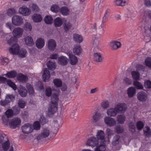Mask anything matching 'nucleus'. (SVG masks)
Here are the masks:
<instances>
[{
  "mask_svg": "<svg viewBox=\"0 0 151 151\" xmlns=\"http://www.w3.org/2000/svg\"><path fill=\"white\" fill-rule=\"evenodd\" d=\"M58 100V96L56 94L54 93L51 96V103L48 109V114L49 116L54 114L57 110Z\"/></svg>",
  "mask_w": 151,
  "mask_h": 151,
  "instance_id": "obj_1",
  "label": "nucleus"
},
{
  "mask_svg": "<svg viewBox=\"0 0 151 151\" xmlns=\"http://www.w3.org/2000/svg\"><path fill=\"white\" fill-rule=\"evenodd\" d=\"M21 123V120L19 118H14L11 120L9 126L11 128L15 129L16 127H19Z\"/></svg>",
  "mask_w": 151,
  "mask_h": 151,
  "instance_id": "obj_2",
  "label": "nucleus"
},
{
  "mask_svg": "<svg viewBox=\"0 0 151 151\" xmlns=\"http://www.w3.org/2000/svg\"><path fill=\"white\" fill-rule=\"evenodd\" d=\"M50 130L47 128H44L38 136L37 137V139L38 140L46 138L49 136Z\"/></svg>",
  "mask_w": 151,
  "mask_h": 151,
  "instance_id": "obj_3",
  "label": "nucleus"
},
{
  "mask_svg": "<svg viewBox=\"0 0 151 151\" xmlns=\"http://www.w3.org/2000/svg\"><path fill=\"white\" fill-rule=\"evenodd\" d=\"M117 112L119 113H123L126 110L127 106L124 103H119L115 106Z\"/></svg>",
  "mask_w": 151,
  "mask_h": 151,
  "instance_id": "obj_4",
  "label": "nucleus"
},
{
  "mask_svg": "<svg viewBox=\"0 0 151 151\" xmlns=\"http://www.w3.org/2000/svg\"><path fill=\"white\" fill-rule=\"evenodd\" d=\"M22 129L23 132L28 134L32 132L33 130V126L29 123H26L22 126Z\"/></svg>",
  "mask_w": 151,
  "mask_h": 151,
  "instance_id": "obj_5",
  "label": "nucleus"
},
{
  "mask_svg": "<svg viewBox=\"0 0 151 151\" xmlns=\"http://www.w3.org/2000/svg\"><path fill=\"white\" fill-rule=\"evenodd\" d=\"M99 143L98 139L95 137H92L88 139L87 141L86 145L92 147H95Z\"/></svg>",
  "mask_w": 151,
  "mask_h": 151,
  "instance_id": "obj_6",
  "label": "nucleus"
},
{
  "mask_svg": "<svg viewBox=\"0 0 151 151\" xmlns=\"http://www.w3.org/2000/svg\"><path fill=\"white\" fill-rule=\"evenodd\" d=\"M22 19L21 17L18 15H14L12 18V22L13 24L19 26L22 24Z\"/></svg>",
  "mask_w": 151,
  "mask_h": 151,
  "instance_id": "obj_7",
  "label": "nucleus"
},
{
  "mask_svg": "<svg viewBox=\"0 0 151 151\" xmlns=\"http://www.w3.org/2000/svg\"><path fill=\"white\" fill-rule=\"evenodd\" d=\"M14 98L15 97L13 95H7L6 96L5 100L4 101H1L0 104L2 106L5 107L11 101L14 100Z\"/></svg>",
  "mask_w": 151,
  "mask_h": 151,
  "instance_id": "obj_8",
  "label": "nucleus"
},
{
  "mask_svg": "<svg viewBox=\"0 0 151 151\" xmlns=\"http://www.w3.org/2000/svg\"><path fill=\"white\" fill-rule=\"evenodd\" d=\"M137 99L140 102H145L147 99V95L145 92L141 91L137 94Z\"/></svg>",
  "mask_w": 151,
  "mask_h": 151,
  "instance_id": "obj_9",
  "label": "nucleus"
},
{
  "mask_svg": "<svg viewBox=\"0 0 151 151\" xmlns=\"http://www.w3.org/2000/svg\"><path fill=\"white\" fill-rule=\"evenodd\" d=\"M47 47L51 51H54L56 47V42L53 39H49L48 41Z\"/></svg>",
  "mask_w": 151,
  "mask_h": 151,
  "instance_id": "obj_10",
  "label": "nucleus"
},
{
  "mask_svg": "<svg viewBox=\"0 0 151 151\" xmlns=\"http://www.w3.org/2000/svg\"><path fill=\"white\" fill-rule=\"evenodd\" d=\"M19 45L17 44L13 45L9 49V51L10 53L15 55H18L20 50Z\"/></svg>",
  "mask_w": 151,
  "mask_h": 151,
  "instance_id": "obj_11",
  "label": "nucleus"
},
{
  "mask_svg": "<svg viewBox=\"0 0 151 151\" xmlns=\"http://www.w3.org/2000/svg\"><path fill=\"white\" fill-rule=\"evenodd\" d=\"M68 60L66 57L61 56L58 59V64L62 66L67 65L68 64Z\"/></svg>",
  "mask_w": 151,
  "mask_h": 151,
  "instance_id": "obj_12",
  "label": "nucleus"
},
{
  "mask_svg": "<svg viewBox=\"0 0 151 151\" xmlns=\"http://www.w3.org/2000/svg\"><path fill=\"white\" fill-rule=\"evenodd\" d=\"M19 12L20 14L25 16L29 15L31 13V11L25 6H22L20 7L19 9Z\"/></svg>",
  "mask_w": 151,
  "mask_h": 151,
  "instance_id": "obj_13",
  "label": "nucleus"
},
{
  "mask_svg": "<svg viewBox=\"0 0 151 151\" xmlns=\"http://www.w3.org/2000/svg\"><path fill=\"white\" fill-rule=\"evenodd\" d=\"M17 89L19 95L22 97H26L27 93V91L25 88L22 85H20Z\"/></svg>",
  "mask_w": 151,
  "mask_h": 151,
  "instance_id": "obj_14",
  "label": "nucleus"
},
{
  "mask_svg": "<svg viewBox=\"0 0 151 151\" xmlns=\"http://www.w3.org/2000/svg\"><path fill=\"white\" fill-rule=\"evenodd\" d=\"M105 123L110 127L115 125L116 124V121L113 118L110 117H106L104 119Z\"/></svg>",
  "mask_w": 151,
  "mask_h": 151,
  "instance_id": "obj_15",
  "label": "nucleus"
},
{
  "mask_svg": "<svg viewBox=\"0 0 151 151\" xmlns=\"http://www.w3.org/2000/svg\"><path fill=\"white\" fill-rule=\"evenodd\" d=\"M23 33V29L20 27H17L14 28L13 30V34L14 36L17 38L21 37Z\"/></svg>",
  "mask_w": 151,
  "mask_h": 151,
  "instance_id": "obj_16",
  "label": "nucleus"
},
{
  "mask_svg": "<svg viewBox=\"0 0 151 151\" xmlns=\"http://www.w3.org/2000/svg\"><path fill=\"white\" fill-rule=\"evenodd\" d=\"M109 45L112 50H116L121 47V44L119 42L114 41L110 42Z\"/></svg>",
  "mask_w": 151,
  "mask_h": 151,
  "instance_id": "obj_17",
  "label": "nucleus"
},
{
  "mask_svg": "<svg viewBox=\"0 0 151 151\" xmlns=\"http://www.w3.org/2000/svg\"><path fill=\"white\" fill-rule=\"evenodd\" d=\"M68 55L69 56L70 64L72 65H76L78 62L77 57L74 55L71 54L69 53Z\"/></svg>",
  "mask_w": 151,
  "mask_h": 151,
  "instance_id": "obj_18",
  "label": "nucleus"
},
{
  "mask_svg": "<svg viewBox=\"0 0 151 151\" xmlns=\"http://www.w3.org/2000/svg\"><path fill=\"white\" fill-rule=\"evenodd\" d=\"M45 44L44 39L41 37L38 38L36 42V46L38 49L42 48L44 46Z\"/></svg>",
  "mask_w": 151,
  "mask_h": 151,
  "instance_id": "obj_19",
  "label": "nucleus"
},
{
  "mask_svg": "<svg viewBox=\"0 0 151 151\" xmlns=\"http://www.w3.org/2000/svg\"><path fill=\"white\" fill-rule=\"evenodd\" d=\"M42 76L43 79L44 81L46 82L49 81L50 77V73L47 68L45 69Z\"/></svg>",
  "mask_w": 151,
  "mask_h": 151,
  "instance_id": "obj_20",
  "label": "nucleus"
},
{
  "mask_svg": "<svg viewBox=\"0 0 151 151\" xmlns=\"http://www.w3.org/2000/svg\"><path fill=\"white\" fill-rule=\"evenodd\" d=\"M82 50L79 45L74 46L73 49V52L76 55H80L82 52Z\"/></svg>",
  "mask_w": 151,
  "mask_h": 151,
  "instance_id": "obj_21",
  "label": "nucleus"
},
{
  "mask_svg": "<svg viewBox=\"0 0 151 151\" xmlns=\"http://www.w3.org/2000/svg\"><path fill=\"white\" fill-rule=\"evenodd\" d=\"M136 90L133 87L128 88L127 90V93L129 98L132 97L136 93Z\"/></svg>",
  "mask_w": 151,
  "mask_h": 151,
  "instance_id": "obj_22",
  "label": "nucleus"
},
{
  "mask_svg": "<svg viewBox=\"0 0 151 151\" xmlns=\"http://www.w3.org/2000/svg\"><path fill=\"white\" fill-rule=\"evenodd\" d=\"M24 41L27 45L32 46L34 44V42L32 38L31 37L27 36L24 38Z\"/></svg>",
  "mask_w": 151,
  "mask_h": 151,
  "instance_id": "obj_23",
  "label": "nucleus"
},
{
  "mask_svg": "<svg viewBox=\"0 0 151 151\" xmlns=\"http://www.w3.org/2000/svg\"><path fill=\"white\" fill-rule=\"evenodd\" d=\"M96 136L97 137L96 138L98 139V140L99 139H100L101 141H105V134L103 131L101 130L98 131Z\"/></svg>",
  "mask_w": 151,
  "mask_h": 151,
  "instance_id": "obj_24",
  "label": "nucleus"
},
{
  "mask_svg": "<svg viewBox=\"0 0 151 151\" xmlns=\"http://www.w3.org/2000/svg\"><path fill=\"white\" fill-rule=\"evenodd\" d=\"M73 38L74 40L78 43H81L83 40L82 36L81 35L76 34H74L73 35Z\"/></svg>",
  "mask_w": 151,
  "mask_h": 151,
  "instance_id": "obj_25",
  "label": "nucleus"
},
{
  "mask_svg": "<svg viewBox=\"0 0 151 151\" xmlns=\"http://www.w3.org/2000/svg\"><path fill=\"white\" fill-rule=\"evenodd\" d=\"M32 19L34 22H41L42 19L41 15L37 14H34L32 16Z\"/></svg>",
  "mask_w": 151,
  "mask_h": 151,
  "instance_id": "obj_26",
  "label": "nucleus"
},
{
  "mask_svg": "<svg viewBox=\"0 0 151 151\" xmlns=\"http://www.w3.org/2000/svg\"><path fill=\"white\" fill-rule=\"evenodd\" d=\"M47 65L48 69L51 70H55L56 67L55 63L51 61H49L47 63Z\"/></svg>",
  "mask_w": 151,
  "mask_h": 151,
  "instance_id": "obj_27",
  "label": "nucleus"
},
{
  "mask_svg": "<svg viewBox=\"0 0 151 151\" xmlns=\"http://www.w3.org/2000/svg\"><path fill=\"white\" fill-rule=\"evenodd\" d=\"M94 60L97 62H101L103 59V58L98 53H94L93 54Z\"/></svg>",
  "mask_w": 151,
  "mask_h": 151,
  "instance_id": "obj_28",
  "label": "nucleus"
},
{
  "mask_svg": "<svg viewBox=\"0 0 151 151\" xmlns=\"http://www.w3.org/2000/svg\"><path fill=\"white\" fill-rule=\"evenodd\" d=\"M117 113V112L115 107L114 108L109 109L107 111V115L111 116H115Z\"/></svg>",
  "mask_w": 151,
  "mask_h": 151,
  "instance_id": "obj_29",
  "label": "nucleus"
},
{
  "mask_svg": "<svg viewBox=\"0 0 151 151\" xmlns=\"http://www.w3.org/2000/svg\"><path fill=\"white\" fill-rule=\"evenodd\" d=\"M69 10L66 6H63L61 8L59 12L64 16H67L69 14Z\"/></svg>",
  "mask_w": 151,
  "mask_h": 151,
  "instance_id": "obj_30",
  "label": "nucleus"
},
{
  "mask_svg": "<svg viewBox=\"0 0 151 151\" xmlns=\"http://www.w3.org/2000/svg\"><path fill=\"white\" fill-rule=\"evenodd\" d=\"M17 74V73L15 71L12 70L7 72L5 74V76L7 78H12L15 77Z\"/></svg>",
  "mask_w": 151,
  "mask_h": 151,
  "instance_id": "obj_31",
  "label": "nucleus"
},
{
  "mask_svg": "<svg viewBox=\"0 0 151 151\" xmlns=\"http://www.w3.org/2000/svg\"><path fill=\"white\" fill-rule=\"evenodd\" d=\"M116 5L123 6L128 4V0H116L114 1Z\"/></svg>",
  "mask_w": 151,
  "mask_h": 151,
  "instance_id": "obj_32",
  "label": "nucleus"
},
{
  "mask_svg": "<svg viewBox=\"0 0 151 151\" xmlns=\"http://www.w3.org/2000/svg\"><path fill=\"white\" fill-rule=\"evenodd\" d=\"M62 24V20L60 17H58L55 19L54 24L56 27H60Z\"/></svg>",
  "mask_w": 151,
  "mask_h": 151,
  "instance_id": "obj_33",
  "label": "nucleus"
},
{
  "mask_svg": "<svg viewBox=\"0 0 151 151\" xmlns=\"http://www.w3.org/2000/svg\"><path fill=\"white\" fill-rule=\"evenodd\" d=\"M17 79L18 81L24 83L27 82L28 80L27 77L23 74H21L20 75L18 76Z\"/></svg>",
  "mask_w": 151,
  "mask_h": 151,
  "instance_id": "obj_34",
  "label": "nucleus"
},
{
  "mask_svg": "<svg viewBox=\"0 0 151 151\" xmlns=\"http://www.w3.org/2000/svg\"><path fill=\"white\" fill-rule=\"evenodd\" d=\"M145 128L146 129L143 130L144 134L147 137H150L151 136V129L147 126H145Z\"/></svg>",
  "mask_w": 151,
  "mask_h": 151,
  "instance_id": "obj_35",
  "label": "nucleus"
},
{
  "mask_svg": "<svg viewBox=\"0 0 151 151\" xmlns=\"http://www.w3.org/2000/svg\"><path fill=\"white\" fill-rule=\"evenodd\" d=\"M26 87L28 89V92L29 95L31 96H32L34 94V91L33 87L29 83L27 84Z\"/></svg>",
  "mask_w": 151,
  "mask_h": 151,
  "instance_id": "obj_36",
  "label": "nucleus"
},
{
  "mask_svg": "<svg viewBox=\"0 0 151 151\" xmlns=\"http://www.w3.org/2000/svg\"><path fill=\"white\" fill-rule=\"evenodd\" d=\"M53 83L54 85L57 87H60L62 85V82L60 79L56 78L54 79Z\"/></svg>",
  "mask_w": 151,
  "mask_h": 151,
  "instance_id": "obj_37",
  "label": "nucleus"
},
{
  "mask_svg": "<svg viewBox=\"0 0 151 151\" xmlns=\"http://www.w3.org/2000/svg\"><path fill=\"white\" fill-rule=\"evenodd\" d=\"M10 145V143L8 139L2 144V148L4 151H7L9 149Z\"/></svg>",
  "mask_w": 151,
  "mask_h": 151,
  "instance_id": "obj_38",
  "label": "nucleus"
},
{
  "mask_svg": "<svg viewBox=\"0 0 151 151\" xmlns=\"http://www.w3.org/2000/svg\"><path fill=\"white\" fill-rule=\"evenodd\" d=\"M120 137L119 136L117 135H115L114 137L112 142L113 146H116L119 144L120 141Z\"/></svg>",
  "mask_w": 151,
  "mask_h": 151,
  "instance_id": "obj_39",
  "label": "nucleus"
},
{
  "mask_svg": "<svg viewBox=\"0 0 151 151\" xmlns=\"http://www.w3.org/2000/svg\"><path fill=\"white\" fill-rule=\"evenodd\" d=\"M131 75L133 78L136 81L138 80L139 78V73L137 71H133L131 72Z\"/></svg>",
  "mask_w": 151,
  "mask_h": 151,
  "instance_id": "obj_40",
  "label": "nucleus"
},
{
  "mask_svg": "<svg viewBox=\"0 0 151 151\" xmlns=\"http://www.w3.org/2000/svg\"><path fill=\"white\" fill-rule=\"evenodd\" d=\"M45 22L47 24H51L52 23L53 19L52 16L50 15H47L44 18Z\"/></svg>",
  "mask_w": 151,
  "mask_h": 151,
  "instance_id": "obj_41",
  "label": "nucleus"
},
{
  "mask_svg": "<svg viewBox=\"0 0 151 151\" xmlns=\"http://www.w3.org/2000/svg\"><path fill=\"white\" fill-rule=\"evenodd\" d=\"M125 117L123 115H119L117 116V121L120 124H122L125 121Z\"/></svg>",
  "mask_w": 151,
  "mask_h": 151,
  "instance_id": "obj_42",
  "label": "nucleus"
},
{
  "mask_svg": "<svg viewBox=\"0 0 151 151\" xmlns=\"http://www.w3.org/2000/svg\"><path fill=\"white\" fill-rule=\"evenodd\" d=\"M17 38L16 37L14 36L8 40V43L9 45H11L12 44H16V43L17 42Z\"/></svg>",
  "mask_w": 151,
  "mask_h": 151,
  "instance_id": "obj_43",
  "label": "nucleus"
},
{
  "mask_svg": "<svg viewBox=\"0 0 151 151\" xmlns=\"http://www.w3.org/2000/svg\"><path fill=\"white\" fill-rule=\"evenodd\" d=\"M133 84L134 86L137 89H142L143 88V86L140 82L138 81H134Z\"/></svg>",
  "mask_w": 151,
  "mask_h": 151,
  "instance_id": "obj_44",
  "label": "nucleus"
},
{
  "mask_svg": "<svg viewBox=\"0 0 151 151\" xmlns=\"http://www.w3.org/2000/svg\"><path fill=\"white\" fill-rule=\"evenodd\" d=\"M129 129L133 133L136 132V128L134 125V123L132 122H131L128 124Z\"/></svg>",
  "mask_w": 151,
  "mask_h": 151,
  "instance_id": "obj_45",
  "label": "nucleus"
},
{
  "mask_svg": "<svg viewBox=\"0 0 151 151\" xmlns=\"http://www.w3.org/2000/svg\"><path fill=\"white\" fill-rule=\"evenodd\" d=\"M17 12L13 8H11L8 9L7 11V15L10 17H12L13 15L15 14Z\"/></svg>",
  "mask_w": 151,
  "mask_h": 151,
  "instance_id": "obj_46",
  "label": "nucleus"
},
{
  "mask_svg": "<svg viewBox=\"0 0 151 151\" xmlns=\"http://www.w3.org/2000/svg\"><path fill=\"white\" fill-rule=\"evenodd\" d=\"M144 124L143 122L141 121H137L136 123L137 127L139 130H142L144 127Z\"/></svg>",
  "mask_w": 151,
  "mask_h": 151,
  "instance_id": "obj_47",
  "label": "nucleus"
},
{
  "mask_svg": "<svg viewBox=\"0 0 151 151\" xmlns=\"http://www.w3.org/2000/svg\"><path fill=\"white\" fill-rule=\"evenodd\" d=\"M50 9L52 12L57 13L59 12L60 9L58 5L54 4L52 6Z\"/></svg>",
  "mask_w": 151,
  "mask_h": 151,
  "instance_id": "obj_48",
  "label": "nucleus"
},
{
  "mask_svg": "<svg viewBox=\"0 0 151 151\" xmlns=\"http://www.w3.org/2000/svg\"><path fill=\"white\" fill-rule=\"evenodd\" d=\"M7 83L8 85L12 87L14 90H15L17 89V87L16 85L10 80H7Z\"/></svg>",
  "mask_w": 151,
  "mask_h": 151,
  "instance_id": "obj_49",
  "label": "nucleus"
},
{
  "mask_svg": "<svg viewBox=\"0 0 151 151\" xmlns=\"http://www.w3.org/2000/svg\"><path fill=\"white\" fill-rule=\"evenodd\" d=\"M30 7L33 12H38L39 11V8L36 4H32L30 5Z\"/></svg>",
  "mask_w": 151,
  "mask_h": 151,
  "instance_id": "obj_50",
  "label": "nucleus"
},
{
  "mask_svg": "<svg viewBox=\"0 0 151 151\" xmlns=\"http://www.w3.org/2000/svg\"><path fill=\"white\" fill-rule=\"evenodd\" d=\"M18 104L19 107L22 109L24 108L26 104L25 101L22 99H19Z\"/></svg>",
  "mask_w": 151,
  "mask_h": 151,
  "instance_id": "obj_51",
  "label": "nucleus"
},
{
  "mask_svg": "<svg viewBox=\"0 0 151 151\" xmlns=\"http://www.w3.org/2000/svg\"><path fill=\"white\" fill-rule=\"evenodd\" d=\"M72 27V25L69 22H66L64 24V29L65 32L68 31Z\"/></svg>",
  "mask_w": 151,
  "mask_h": 151,
  "instance_id": "obj_52",
  "label": "nucleus"
},
{
  "mask_svg": "<svg viewBox=\"0 0 151 151\" xmlns=\"http://www.w3.org/2000/svg\"><path fill=\"white\" fill-rule=\"evenodd\" d=\"M27 52V51L25 49L22 48L21 50H20L19 54V56L22 58L25 57L26 54Z\"/></svg>",
  "mask_w": 151,
  "mask_h": 151,
  "instance_id": "obj_53",
  "label": "nucleus"
},
{
  "mask_svg": "<svg viewBox=\"0 0 151 151\" xmlns=\"http://www.w3.org/2000/svg\"><path fill=\"white\" fill-rule=\"evenodd\" d=\"M115 131L118 134L122 133L123 132L124 129L123 127L120 125L116 126L114 129Z\"/></svg>",
  "mask_w": 151,
  "mask_h": 151,
  "instance_id": "obj_54",
  "label": "nucleus"
},
{
  "mask_svg": "<svg viewBox=\"0 0 151 151\" xmlns=\"http://www.w3.org/2000/svg\"><path fill=\"white\" fill-rule=\"evenodd\" d=\"M106 147L103 145H101L97 146L94 149V151H105Z\"/></svg>",
  "mask_w": 151,
  "mask_h": 151,
  "instance_id": "obj_55",
  "label": "nucleus"
},
{
  "mask_svg": "<svg viewBox=\"0 0 151 151\" xmlns=\"http://www.w3.org/2000/svg\"><path fill=\"white\" fill-rule=\"evenodd\" d=\"M101 117V115L100 113H96L93 116V122H95L98 121Z\"/></svg>",
  "mask_w": 151,
  "mask_h": 151,
  "instance_id": "obj_56",
  "label": "nucleus"
},
{
  "mask_svg": "<svg viewBox=\"0 0 151 151\" xmlns=\"http://www.w3.org/2000/svg\"><path fill=\"white\" fill-rule=\"evenodd\" d=\"M13 111L12 109H9L5 112V115L8 117L11 118L13 115Z\"/></svg>",
  "mask_w": 151,
  "mask_h": 151,
  "instance_id": "obj_57",
  "label": "nucleus"
},
{
  "mask_svg": "<svg viewBox=\"0 0 151 151\" xmlns=\"http://www.w3.org/2000/svg\"><path fill=\"white\" fill-rule=\"evenodd\" d=\"M33 129L35 130H39L40 128V123L38 121L35 122L33 124Z\"/></svg>",
  "mask_w": 151,
  "mask_h": 151,
  "instance_id": "obj_58",
  "label": "nucleus"
},
{
  "mask_svg": "<svg viewBox=\"0 0 151 151\" xmlns=\"http://www.w3.org/2000/svg\"><path fill=\"white\" fill-rule=\"evenodd\" d=\"M24 29L27 31H31L32 29V26L31 24L27 22L26 23L24 27Z\"/></svg>",
  "mask_w": 151,
  "mask_h": 151,
  "instance_id": "obj_59",
  "label": "nucleus"
},
{
  "mask_svg": "<svg viewBox=\"0 0 151 151\" xmlns=\"http://www.w3.org/2000/svg\"><path fill=\"white\" fill-rule=\"evenodd\" d=\"M9 117H8L6 115H3L2 116L1 120L3 121V124L7 125L9 121Z\"/></svg>",
  "mask_w": 151,
  "mask_h": 151,
  "instance_id": "obj_60",
  "label": "nucleus"
},
{
  "mask_svg": "<svg viewBox=\"0 0 151 151\" xmlns=\"http://www.w3.org/2000/svg\"><path fill=\"white\" fill-rule=\"evenodd\" d=\"M52 93V90L50 87L46 88L45 91V94L46 96L50 97Z\"/></svg>",
  "mask_w": 151,
  "mask_h": 151,
  "instance_id": "obj_61",
  "label": "nucleus"
},
{
  "mask_svg": "<svg viewBox=\"0 0 151 151\" xmlns=\"http://www.w3.org/2000/svg\"><path fill=\"white\" fill-rule=\"evenodd\" d=\"M145 64L149 68H151V58L148 57L145 60Z\"/></svg>",
  "mask_w": 151,
  "mask_h": 151,
  "instance_id": "obj_62",
  "label": "nucleus"
},
{
  "mask_svg": "<svg viewBox=\"0 0 151 151\" xmlns=\"http://www.w3.org/2000/svg\"><path fill=\"white\" fill-rule=\"evenodd\" d=\"M39 122L42 125H44L47 122V121L44 116H42L40 117Z\"/></svg>",
  "mask_w": 151,
  "mask_h": 151,
  "instance_id": "obj_63",
  "label": "nucleus"
},
{
  "mask_svg": "<svg viewBox=\"0 0 151 151\" xmlns=\"http://www.w3.org/2000/svg\"><path fill=\"white\" fill-rule=\"evenodd\" d=\"M144 85L146 88H151V81L149 80L145 81L144 82Z\"/></svg>",
  "mask_w": 151,
  "mask_h": 151,
  "instance_id": "obj_64",
  "label": "nucleus"
}]
</instances>
